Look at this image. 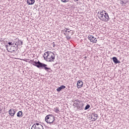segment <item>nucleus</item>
I'll return each instance as SVG.
<instances>
[{
	"label": "nucleus",
	"mask_w": 129,
	"mask_h": 129,
	"mask_svg": "<svg viewBox=\"0 0 129 129\" xmlns=\"http://www.w3.org/2000/svg\"><path fill=\"white\" fill-rule=\"evenodd\" d=\"M68 30H69V29H68H68H66V30H67V31H68Z\"/></svg>",
	"instance_id": "34"
},
{
	"label": "nucleus",
	"mask_w": 129,
	"mask_h": 129,
	"mask_svg": "<svg viewBox=\"0 0 129 129\" xmlns=\"http://www.w3.org/2000/svg\"><path fill=\"white\" fill-rule=\"evenodd\" d=\"M72 32V35L73 34H74V33H73V31H71Z\"/></svg>",
	"instance_id": "30"
},
{
	"label": "nucleus",
	"mask_w": 129,
	"mask_h": 129,
	"mask_svg": "<svg viewBox=\"0 0 129 129\" xmlns=\"http://www.w3.org/2000/svg\"><path fill=\"white\" fill-rule=\"evenodd\" d=\"M61 2H62V3H68L69 0H61Z\"/></svg>",
	"instance_id": "22"
},
{
	"label": "nucleus",
	"mask_w": 129,
	"mask_h": 129,
	"mask_svg": "<svg viewBox=\"0 0 129 129\" xmlns=\"http://www.w3.org/2000/svg\"><path fill=\"white\" fill-rule=\"evenodd\" d=\"M31 61L33 62L32 64L37 67V68L43 69V70H45L46 72H52V69H51V68H48L47 64L41 62L39 60L38 61H34V60H31Z\"/></svg>",
	"instance_id": "1"
},
{
	"label": "nucleus",
	"mask_w": 129,
	"mask_h": 129,
	"mask_svg": "<svg viewBox=\"0 0 129 129\" xmlns=\"http://www.w3.org/2000/svg\"><path fill=\"white\" fill-rule=\"evenodd\" d=\"M1 111H2V108H0V112H1Z\"/></svg>",
	"instance_id": "32"
},
{
	"label": "nucleus",
	"mask_w": 129,
	"mask_h": 129,
	"mask_svg": "<svg viewBox=\"0 0 129 129\" xmlns=\"http://www.w3.org/2000/svg\"><path fill=\"white\" fill-rule=\"evenodd\" d=\"M16 111H17L16 109H11L9 110L8 112L10 116L14 117L15 116V114H16Z\"/></svg>",
	"instance_id": "7"
},
{
	"label": "nucleus",
	"mask_w": 129,
	"mask_h": 129,
	"mask_svg": "<svg viewBox=\"0 0 129 129\" xmlns=\"http://www.w3.org/2000/svg\"><path fill=\"white\" fill-rule=\"evenodd\" d=\"M85 59H86V58H87V57L85 56L84 57Z\"/></svg>",
	"instance_id": "31"
},
{
	"label": "nucleus",
	"mask_w": 129,
	"mask_h": 129,
	"mask_svg": "<svg viewBox=\"0 0 129 129\" xmlns=\"http://www.w3.org/2000/svg\"><path fill=\"white\" fill-rule=\"evenodd\" d=\"M13 52H16V50H13Z\"/></svg>",
	"instance_id": "33"
},
{
	"label": "nucleus",
	"mask_w": 129,
	"mask_h": 129,
	"mask_svg": "<svg viewBox=\"0 0 129 129\" xmlns=\"http://www.w3.org/2000/svg\"><path fill=\"white\" fill-rule=\"evenodd\" d=\"M27 3L29 5H34L35 4V0H27Z\"/></svg>",
	"instance_id": "14"
},
{
	"label": "nucleus",
	"mask_w": 129,
	"mask_h": 129,
	"mask_svg": "<svg viewBox=\"0 0 129 129\" xmlns=\"http://www.w3.org/2000/svg\"><path fill=\"white\" fill-rule=\"evenodd\" d=\"M52 45H53V47H55V42H53L52 43Z\"/></svg>",
	"instance_id": "25"
},
{
	"label": "nucleus",
	"mask_w": 129,
	"mask_h": 129,
	"mask_svg": "<svg viewBox=\"0 0 129 129\" xmlns=\"http://www.w3.org/2000/svg\"><path fill=\"white\" fill-rule=\"evenodd\" d=\"M12 47H14L15 48H16V51H17V50H18V48H19V47H18V43H17V38L14 40V45L12 46Z\"/></svg>",
	"instance_id": "13"
},
{
	"label": "nucleus",
	"mask_w": 129,
	"mask_h": 129,
	"mask_svg": "<svg viewBox=\"0 0 129 129\" xmlns=\"http://www.w3.org/2000/svg\"><path fill=\"white\" fill-rule=\"evenodd\" d=\"M100 12H101V11H99V12H98V14H99V17H100Z\"/></svg>",
	"instance_id": "27"
},
{
	"label": "nucleus",
	"mask_w": 129,
	"mask_h": 129,
	"mask_svg": "<svg viewBox=\"0 0 129 129\" xmlns=\"http://www.w3.org/2000/svg\"><path fill=\"white\" fill-rule=\"evenodd\" d=\"M17 115L18 117H23V112L22 111H19L17 113Z\"/></svg>",
	"instance_id": "15"
},
{
	"label": "nucleus",
	"mask_w": 129,
	"mask_h": 129,
	"mask_svg": "<svg viewBox=\"0 0 129 129\" xmlns=\"http://www.w3.org/2000/svg\"><path fill=\"white\" fill-rule=\"evenodd\" d=\"M97 117H98V114L95 113H92L91 114V117L90 118H91L92 121H95L96 119H97Z\"/></svg>",
	"instance_id": "8"
},
{
	"label": "nucleus",
	"mask_w": 129,
	"mask_h": 129,
	"mask_svg": "<svg viewBox=\"0 0 129 129\" xmlns=\"http://www.w3.org/2000/svg\"><path fill=\"white\" fill-rule=\"evenodd\" d=\"M71 32H72V30L68 31L67 32L68 33V34H69V33H71Z\"/></svg>",
	"instance_id": "26"
},
{
	"label": "nucleus",
	"mask_w": 129,
	"mask_h": 129,
	"mask_svg": "<svg viewBox=\"0 0 129 129\" xmlns=\"http://www.w3.org/2000/svg\"><path fill=\"white\" fill-rule=\"evenodd\" d=\"M45 121L47 123H55V116L52 114L47 115L45 118Z\"/></svg>",
	"instance_id": "4"
},
{
	"label": "nucleus",
	"mask_w": 129,
	"mask_h": 129,
	"mask_svg": "<svg viewBox=\"0 0 129 129\" xmlns=\"http://www.w3.org/2000/svg\"><path fill=\"white\" fill-rule=\"evenodd\" d=\"M54 109L56 110V112H58V111H59V108L58 107H56L55 108H54Z\"/></svg>",
	"instance_id": "23"
},
{
	"label": "nucleus",
	"mask_w": 129,
	"mask_h": 129,
	"mask_svg": "<svg viewBox=\"0 0 129 129\" xmlns=\"http://www.w3.org/2000/svg\"><path fill=\"white\" fill-rule=\"evenodd\" d=\"M16 41L17 42V46L19 47V46H22L23 45V41L20 40L19 38H16Z\"/></svg>",
	"instance_id": "12"
},
{
	"label": "nucleus",
	"mask_w": 129,
	"mask_h": 129,
	"mask_svg": "<svg viewBox=\"0 0 129 129\" xmlns=\"http://www.w3.org/2000/svg\"><path fill=\"white\" fill-rule=\"evenodd\" d=\"M65 31V33H67L68 31L67 30H64Z\"/></svg>",
	"instance_id": "29"
},
{
	"label": "nucleus",
	"mask_w": 129,
	"mask_h": 129,
	"mask_svg": "<svg viewBox=\"0 0 129 129\" xmlns=\"http://www.w3.org/2000/svg\"><path fill=\"white\" fill-rule=\"evenodd\" d=\"M74 106L77 107V109H79V110H82L84 108L83 106H84V104L81 101H79L78 100H75L74 101Z\"/></svg>",
	"instance_id": "3"
},
{
	"label": "nucleus",
	"mask_w": 129,
	"mask_h": 129,
	"mask_svg": "<svg viewBox=\"0 0 129 129\" xmlns=\"http://www.w3.org/2000/svg\"><path fill=\"white\" fill-rule=\"evenodd\" d=\"M74 2H78L79 0H74Z\"/></svg>",
	"instance_id": "28"
},
{
	"label": "nucleus",
	"mask_w": 129,
	"mask_h": 129,
	"mask_svg": "<svg viewBox=\"0 0 129 129\" xmlns=\"http://www.w3.org/2000/svg\"><path fill=\"white\" fill-rule=\"evenodd\" d=\"M48 55L44 57V60L47 62H54L55 61V54L52 51H47Z\"/></svg>",
	"instance_id": "2"
},
{
	"label": "nucleus",
	"mask_w": 129,
	"mask_h": 129,
	"mask_svg": "<svg viewBox=\"0 0 129 129\" xmlns=\"http://www.w3.org/2000/svg\"><path fill=\"white\" fill-rule=\"evenodd\" d=\"M106 11H104V10H102V11H100V17L102 16H104V15L105 14H106Z\"/></svg>",
	"instance_id": "17"
},
{
	"label": "nucleus",
	"mask_w": 129,
	"mask_h": 129,
	"mask_svg": "<svg viewBox=\"0 0 129 129\" xmlns=\"http://www.w3.org/2000/svg\"><path fill=\"white\" fill-rule=\"evenodd\" d=\"M88 39L90 40V42H92V43H96L97 42L96 38L94 37L93 35H89Z\"/></svg>",
	"instance_id": "6"
},
{
	"label": "nucleus",
	"mask_w": 129,
	"mask_h": 129,
	"mask_svg": "<svg viewBox=\"0 0 129 129\" xmlns=\"http://www.w3.org/2000/svg\"><path fill=\"white\" fill-rule=\"evenodd\" d=\"M67 36H66V39L67 40H70L71 39V37L69 36V33H67Z\"/></svg>",
	"instance_id": "20"
},
{
	"label": "nucleus",
	"mask_w": 129,
	"mask_h": 129,
	"mask_svg": "<svg viewBox=\"0 0 129 129\" xmlns=\"http://www.w3.org/2000/svg\"><path fill=\"white\" fill-rule=\"evenodd\" d=\"M90 108V105L87 104L85 107V110H87V109H89Z\"/></svg>",
	"instance_id": "19"
},
{
	"label": "nucleus",
	"mask_w": 129,
	"mask_h": 129,
	"mask_svg": "<svg viewBox=\"0 0 129 129\" xmlns=\"http://www.w3.org/2000/svg\"><path fill=\"white\" fill-rule=\"evenodd\" d=\"M64 35L66 36V34L64 33Z\"/></svg>",
	"instance_id": "35"
},
{
	"label": "nucleus",
	"mask_w": 129,
	"mask_h": 129,
	"mask_svg": "<svg viewBox=\"0 0 129 129\" xmlns=\"http://www.w3.org/2000/svg\"><path fill=\"white\" fill-rule=\"evenodd\" d=\"M48 51L44 53V55H43L44 59H45V57H46V56L48 55Z\"/></svg>",
	"instance_id": "21"
},
{
	"label": "nucleus",
	"mask_w": 129,
	"mask_h": 129,
	"mask_svg": "<svg viewBox=\"0 0 129 129\" xmlns=\"http://www.w3.org/2000/svg\"><path fill=\"white\" fill-rule=\"evenodd\" d=\"M100 19L101 20V21H103L104 22H108V21L109 20V16H108V14H105L104 15L100 17Z\"/></svg>",
	"instance_id": "5"
},
{
	"label": "nucleus",
	"mask_w": 129,
	"mask_h": 129,
	"mask_svg": "<svg viewBox=\"0 0 129 129\" xmlns=\"http://www.w3.org/2000/svg\"><path fill=\"white\" fill-rule=\"evenodd\" d=\"M65 88H66V86L64 85H61L56 89V91H57V92H60L62 89H65Z\"/></svg>",
	"instance_id": "11"
},
{
	"label": "nucleus",
	"mask_w": 129,
	"mask_h": 129,
	"mask_svg": "<svg viewBox=\"0 0 129 129\" xmlns=\"http://www.w3.org/2000/svg\"><path fill=\"white\" fill-rule=\"evenodd\" d=\"M5 47L6 48H7V50L8 51V52H10V51L8 50V48H9V45H5Z\"/></svg>",
	"instance_id": "24"
},
{
	"label": "nucleus",
	"mask_w": 129,
	"mask_h": 129,
	"mask_svg": "<svg viewBox=\"0 0 129 129\" xmlns=\"http://www.w3.org/2000/svg\"><path fill=\"white\" fill-rule=\"evenodd\" d=\"M83 86V82L82 81L79 80L78 81L77 84V87L78 88H81Z\"/></svg>",
	"instance_id": "10"
},
{
	"label": "nucleus",
	"mask_w": 129,
	"mask_h": 129,
	"mask_svg": "<svg viewBox=\"0 0 129 129\" xmlns=\"http://www.w3.org/2000/svg\"><path fill=\"white\" fill-rule=\"evenodd\" d=\"M121 2V5H126L127 3H128L127 0H120Z\"/></svg>",
	"instance_id": "16"
},
{
	"label": "nucleus",
	"mask_w": 129,
	"mask_h": 129,
	"mask_svg": "<svg viewBox=\"0 0 129 129\" xmlns=\"http://www.w3.org/2000/svg\"><path fill=\"white\" fill-rule=\"evenodd\" d=\"M15 43V40H10V42H8V44L9 46H11V45H12V46L14 45V44Z\"/></svg>",
	"instance_id": "18"
},
{
	"label": "nucleus",
	"mask_w": 129,
	"mask_h": 129,
	"mask_svg": "<svg viewBox=\"0 0 129 129\" xmlns=\"http://www.w3.org/2000/svg\"><path fill=\"white\" fill-rule=\"evenodd\" d=\"M112 61L113 62H114V63L115 64H119V63H120V61L119 60H118V59H117V58H116V57L114 56L112 58Z\"/></svg>",
	"instance_id": "9"
}]
</instances>
